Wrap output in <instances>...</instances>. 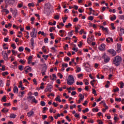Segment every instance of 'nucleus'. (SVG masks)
Instances as JSON below:
<instances>
[{"label": "nucleus", "instance_id": "49530a36", "mask_svg": "<svg viewBox=\"0 0 124 124\" xmlns=\"http://www.w3.org/2000/svg\"><path fill=\"white\" fill-rule=\"evenodd\" d=\"M72 50H73V51H75V52H78V47H73V48H72Z\"/></svg>", "mask_w": 124, "mask_h": 124}, {"label": "nucleus", "instance_id": "c9c22d12", "mask_svg": "<svg viewBox=\"0 0 124 124\" xmlns=\"http://www.w3.org/2000/svg\"><path fill=\"white\" fill-rule=\"evenodd\" d=\"M84 66L85 67H91V65H90L89 62L86 63L84 65Z\"/></svg>", "mask_w": 124, "mask_h": 124}, {"label": "nucleus", "instance_id": "37998d69", "mask_svg": "<svg viewBox=\"0 0 124 124\" xmlns=\"http://www.w3.org/2000/svg\"><path fill=\"white\" fill-rule=\"evenodd\" d=\"M83 81L85 82V84L86 86H87V85H89V82L87 81V79H84L83 80Z\"/></svg>", "mask_w": 124, "mask_h": 124}, {"label": "nucleus", "instance_id": "338daca9", "mask_svg": "<svg viewBox=\"0 0 124 124\" xmlns=\"http://www.w3.org/2000/svg\"><path fill=\"white\" fill-rule=\"evenodd\" d=\"M97 122H98L99 124H103V122L98 120L97 121Z\"/></svg>", "mask_w": 124, "mask_h": 124}, {"label": "nucleus", "instance_id": "13d9d810", "mask_svg": "<svg viewBox=\"0 0 124 124\" xmlns=\"http://www.w3.org/2000/svg\"><path fill=\"white\" fill-rule=\"evenodd\" d=\"M114 93H117V92H119V88H116L113 90Z\"/></svg>", "mask_w": 124, "mask_h": 124}, {"label": "nucleus", "instance_id": "6e6d98bb", "mask_svg": "<svg viewBox=\"0 0 124 124\" xmlns=\"http://www.w3.org/2000/svg\"><path fill=\"white\" fill-rule=\"evenodd\" d=\"M82 45H83V44L82 43V42L80 41L79 44H78V45L79 48H81V47H82Z\"/></svg>", "mask_w": 124, "mask_h": 124}, {"label": "nucleus", "instance_id": "f3484780", "mask_svg": "<svg viewBox=\"0 0 124 124\" xmlns=\"http://www.w3.org/2000/svg\"><path fill=\"white\" fill-rule=\"evenodd\" d=\"M31 102L35 103V104H37L38 101L35 99V97L33 96V98H32Z\"/></svg>", "mask_w": 124, "mask_h": 124}, {"label": "nucleus", "instance_id": "20e7f679", "mask_svg": "<svg viewBox=\"0 0 124 124\" xmlns=\"http://www.w3.org/2000/svg\"><path fill=\"white\" fill-rule=\"evenodd\" d=\"M102 58V59H103L105 62H106V63H107V62H109L110 61V58L106 54H104Z\"/></svg>", "mask_w": 124, "mask_h": 124}, {"label": "nucleus", "instance_id": "9b49d317", "mask_svg": "<svg viewBox=\"0 0 124 124\" xmlns=\"http://www.w3.org/2000/svg\"><path fill=\"white\" fill-rule=\"evenodd\" d=\"M49 9H47L46 8H45L44 11V14H46V15L49 16L50 15V13H49Z\"/></svg>", "mask_w": 124, "mask_h": 124}, {"label": "nucleus", "instance_id": "473e14b6", "mask_svg": "<svg viewBox=\"0 0 124 124\" xmlns=\"http://www.w3.org/2000/svg\"><path fill=\"white\" fill-rule=\"evenodd\" d=\"M28 6L29 7H31V6L33 7V6H34V3H28Z\"/></svg>", "mask_w": 124, "mask_h": 124}, {"label": "nucleus", "instance_id": "2eb2a0df", "mask_svg": "<svg viewBox=\"0 0 124 124\" xmlns=\"http://www.w3.org/2000/svg\"><path fill=\"white\" fill-rule=\"evenodd\" d=\"M45 8H46L47 9H51V4L49 3H46L45 6Z\"/></svg>", "mask_w": 124, "mask_h": 124}, {"label": "nucleus", "instance_id": "f704fd0d", "mask_svg": "<svg viewBox=\"0 0 124 124\" xmlns=\"http://www.w3.org/2000/svg\"><path fill=\"white\" fill-rule=\"evenodd\" d=\"M54 19H55V20H59V19H60V16L58 15H56L54 16Z\"/></svg>", "mask_w": 124, "mask_h": 124}, {"label": "nucleus", "instance_id": "0e129e2a", "mask_svg": "<svg viewBox=\"0 0 124 124\" xmlns=\"http://www.w3.org/2000/svg\"><path fill=\"white\" fill-rule=\"evenodd\" d=\"M72 26V24L71 23H68V25H65L66 28H67L68 27H71Z\"/></svg>", "mask_w": 124, "mask_h": 124}, {"label": "nucleus", "instance_id": "f03ea898", "mask_svg": "<svg viewBox=\"0 0 124 124\" xmlns=\"http://www.w3.org/2000/svg\"><path fill=\"white\" fill-rule=\"evenodd\" d=\"M67 84L69 85V86H71V85L74 84V78H73V76L72 75L69 76L67 79Z\"/></svg>", "mask_w": 124, "mask_h": 124}, {"label": "nucleus", "instance_id": "2f4dec72", "mask_svg": "<svg viewBox=\"0 0 124 124\" xmlns=\"http://www.w3.org/2000/svg\"><path fill=\"white\" fill-rule=\"evenodd\" d=\"M40 104L41 106H45L46 105V104L45 103V102L43 101H41L40 102Z\"/></svg>", "mask_w": 124, "mask_h": 124}, {"label": "nucleus", "instance_id": "ddd939ff", "mask_svg": "<svg viewBox=\"0 0 124 124\" xmlns=\"http://www.w3.org/2000/svg\"><path fill=\"white\" fill-rule=\"evenodd\" d=\"M100 27L101 29H102V31H106L107 33L109 32V31H108V28H105L103 27V26H100Z\"/></svg>", "mask_w": 124, "mask_h": 124}, {"label": "nucleus", "instance_id": "412c9836", "mask_svg": "<svg viewBox=\"0 0 124 124\" xmlns=\"http://www.w3.org/2000/svg\"><path fill=\"white\" fill-rule=\"evenodd\" d=\"M31 37H32V38H34V34H35V33L34 32V28H33L32 31L31 33Z\"/></svg>", "mask_w": 124, "mask_h": 124}, {"label": "nucleus", "instance_id": "a18cd8bd", "mask_svg": "<svg viewBox=\"0 0 124 124\" xmlns=\"http://www.w3.org/2000/svg\"><path fill=\"white\" fill-rule=\"evenodd\" d=\"M98 108H93L92 109L93 112H98Z\"/></svg>", "mask_w": 124, "mask_h": 124}, {"label": "nucleus", "instance_id": "7c9ffc66", "mask_svg": "<svg viewBox=\"0 0 124 124\" xmlns=\"http://www.w3.org/2000/svg\"><path fill=\"white\" fill-rule=\"evenodd\" d=\"M18 51L19 52H23V51H24V47L23 46H20L19 48H18Z\"/></svg>", "mask_w": 124, "mask_h": 124}, {"label": "nucleus", "instance_id": "69168bd1", "mask_svg": "<svg viewBox=\"0 0 124 124\" xmlns=\"http://www.w3.org/2000/svg\"><path fill=\"white\" fill-rule=\"evenodd\" d=\"M12 47L13 48V49H16V46H15V44H12Z\"/></svg>", "mask_w": 124, "mask_h": 124}, {"label": "nucleus", "instance_id": "0eeeda50", "mask_svg": "<svg viewBox=\"0 0 124 124\" xmlns=\"http://www.w3.org/2000/svg\"><path fill=\"white\" fill-rule=\"evenodd\" d=\"M2 55H3V58L5 61H7L8 59V54L6 53V51H3L2 52Z\"/></svg>", "mask_w": 124, "mask_h": 124}, {"label": "nucleus", "instance_id": "bb28decb", "mask_svg": "<svg viewBox=\"0 0 124 124\" xmlns=\"http://www.w3.org/2000/svg\"><path fill=\"white\" fill-rule=\"evenodd\" d=\"M1 101L2 102H6V96L5 95L2 98Z\"/></svg>", "mask_w": 124, "mask_h": 124}, {"label": "nucleus", "instance_id": "774afa93", "mask_svg": "<svg viewBox=\"0 0 124 124\" xmlns=\"http://www.w3.org/2000/svg\"><path fill=\"white\" fill-rule=\"evenodd\" d=\"M75 94H76V92H75V91H73V92L71 93V95H75Z\"/></svg>", "mask_w": 124, "mask_h": 124}, {"label": "nucleus", "instance_id": "ea45409f", "mask_svg": "<svg viewBox=\"0 0 124 124\" xmlns=\"http://www.w3.org/2000/svg\"><path fill=\"white\" fill-rule=\"evenodd\" d=\"M62 66H63L64 67H68V63H64L62 64Z\"/></svg>", "mask_w": 124, "mask_h": 124}, {"label": "nucleus", "instance_id": "680f3d73", "mask_svg": "<svg viewBox=\"0 0 124 124\" xmlns=\"http://www.w3.org/2000/svg\"><path fill=\"white\" fill-rule=\"evenodd\" d=\"M114 121L116 122L117 121H118V118L117 117V114H115L114 115Z\"/></svg>", "mask_w": 124, "mask_h": 124}, {"label": "nucleus", "instance_id": "a878e982", "mask_svg": "<svg viewBox=\"0 0 124 124\" xmlns=\"http://www.w3.org/2000/svg\"><path fill=\"white\" fill-rule=\"evenodd\" d=\"M116 19H117V16H116V15H113V16L110 17L111 21H114Z\"/></svg>", "mask_w": 124, "mask_h": 124}, {"label": "nucleus", "instance_id": "a211bd4d", "mask_svg": "<svg viewBox=\"0 0 124 124\" xmlns=\"http://www.w3.org/2000/svg\"><path fill=\"white\" fill-rule=\"evenodd\" d=\"M25 69L28 71L29 72H31V67L26 66Z\"/></svg>", "mask_w": 124, "mask_h": 124}, {"label": "nucleus", "instance_id": "6ab92c4d", "mask_svg": "<svg viewBox=\"0 0 124 124\" xmlns=\"http://www.w3.org/2000/svg\"><path fill=\"white\" fill-rule=\"evenodd\" d=\"M33 114H34V112H33V111L31 110L30 112H29L27 113V115H28V117H31V116H32V115H33Z\"/></svg>", "mask_w": 124, "mask_h": 124}, {"label": "nucleus", "instance_id": "cd10ccee", "mask_svg": "<svg viewBox=\"0 0 124 124\" xmlns=\"http://www.w3.org/2000/svg\"><path fill=\"white\" fill-rule=\"evenodd\" d=\"M55 100L56 101H59V102H62V100H61V98H60V96L59 95L55 98Z\"/></svg>", "mask_w": 124, "mask_h": 124}, {"label": "nucleus", "instance_id": "f257e3e1", "mask_svg": "<svg viewBox=\"0 0 124 124\" xmlns=\"http://www.w3.org/2000/svg\"><path fill=\"white\" fill-rule=\"evenodd\" d=\"M122 61H123V59L122 57L117 55L113 58L112 59V63L114 64L115 66L118 67L121 64V62H122Z\"/></svg>", "mask_w": 124, "mask_h": 124}, {"label": "nucleus", "instance_id": "e433bc0d", "mask_svg": "<svg viewBox=\"0 0 124 124\" xmlns=\"http://www.w3.org/2000/svg\"><path fill=\"white\" fill-rule=\"evenodd\" d=\"M122 100V98H115V101L118 102H121V101Z\"/></svg>", "mask_w": 124, "mask_h": 124}, {"label": "nucleus", "instance_id": "58836bf2", "mask_svg": "<svg viewBox=\"0 0 124 124\" xmlns=\"http://www.w3.org/2000/svg\"><path fill=\"white\" fill-rule=\"evenodd\" d=\"M10 105H11V104H10V103L3 104L4 106H7V107H8L9 106H10Z\"/></svg>", "mask_w": 124, "mask_h": 124}, {"label": "nucleus", "instance_id": "4468645a", "mask_svg": "<svg viewBox=\"0 0 124 124\" xmlns=\"http://www.w3.org/2000/svg\"><path fill=\"white\" fill-rule=\"evenodd\" d=\"M19 92V89H18V87L17 86H15L14 88V93H18V92Z\"/></svg>", "mask_w": 124, "mask_h": 124}, {"label": "nucleus", "instance_id": "423d86ee", "mask_svg": "<svg viewBox=\"0 0 124 124\" xmlns=\"http://www.w3.org/2000/svg\"><path fill=\"white\" fill-rule=\"evenodd\" d=\"M93 40H94V36L92 35L87 38V43L91 44V43L93 42Z\"/></svg>", "mask_w": 124, "mask_h": 124}, {"label": "nucleus", "instance_id": "4be33fe9", "mask_svg": "<svg viewBox=\"0 0 124 124\" xmlns=\"http://www.w3.org/2000/svg\"><path fill=\"white\" fill-rule=\"evenodd\" d=\"M17 115L14 114V113H12L10 115V118L11 119H15Z\"/></svg>", "mask_w": 124, "mask_h": 124}, {"label": "nucleus", "instance_id": "39448f33", "mask_svg": "<svg viewBox=\"0 0 124 124\" xmlns=\"http://www.w3.org/2000/svg\"><path fill=\"white\" fill-rule=\"evenodd\" d=\"M108 52L113 57H115V56H117V53L114 49H110L108 50Z\"/></svg>", "mask_w": 124, "mask_h": 124}, {"label": "nucleus", "instance_id": "7ed1b4c3", "mask_svg": "<svg viewBox=\"0 0 124 124\" xmlns=\"http://www.w3.org/2000/svg\"><path fill=\"white\" fill-rule=\"evenodd\" d=\"M53 88V86L51 84H48L46 86V88L45 92L47 93V92H49L51 93L52 92V89Z\"/></svg>", "mask_w": 124, "mask_h": 124}, {"label": "nucleus", "instance_id": "c85d7f7f", "mask_svg": "<svg viewBox=\"0 0 124 124\" xmlns=\"http://www.w3.org/2000/svg\"><path fill=\"white\" fill-rule=\"evenodd\" d=\"M24 66H23V65H20L19 66H18V69L19 70H20V71H22V70H23L24 69Z\"/></svg>", "mask_w": 124, "mask_h": 124}, {"label": "nucleus", "instance_id": "603ef678", "mask_svg": "<svg viewBox=\"0 0 124 124\" xmlns=\"http://www.w3.org/2000/svg\"><path fill=\"white\" fill-rule=\"evenodd\" d=\"M89 20H90V21H93V16H90L88 18Z\"/></svg>", "mask_w": 124, "mask_h": 124}, {"label": "nucleus", "instance_id": "79ce46f5", "mask_svg": "<svg viewBox=\"0 0 124 124\" xmlns=\"http://www.w3.org/2000/svg\"><path fill=\"white\" fill-rule=\"evenodd\" d=\"M3 76H5V75H8V72H3L2 73Z\"/></svg>", "mask_w": 124, "mask_h": 124}, {"label": "nucleus", "instance_id": "c03bdc74", "mask_svg": "<svg viewBox=\"0 0 124 124\" xmlns=\"http://www.w3.org/2000/svg\"><path fill=\"white\" fill-rule=\"evenodd\" d=\"M2 70L3 71H5V65L2 66V69L0 68V70Z\"/></svg>", "mask_w": 124, "mask_h": 124}, {"label": "nucleus", "instance_id": "e2e57ef3", "mask_svg": "<svg viewBox=\"0 0 124 124\" xmlns=\"http://www.w3.org/2000/svg\"><path fill=\"white\" fill-rule=\"evenodd\" d=\"M19 62H20L21 63H22V64H24V63H25V62L23 60L20 59L19 61Z\"/></svg>", "mask_w": 124, "mask_h": 124}, {"label": "nucleus", "instance_id": "4c0bfd02", "mask_svg": "<svg viewBox=\"0 0 124 124\" xmlns=\"http://www.w3.org/2000/svg\"><path fill=\"white\" fill-rule=\"evenodd\" d=\"M44 42L45 43H48V42H49V39L48 38H45L44 39Z\"/></svg>", "mask_w": 124, "mask_h": 124}, {"label": "nucleus", "instance_id": "f8f14e48", "mask_svg": "<svg viewBox=\"0 0 124 124\" xmlns=\"http://www.w3.org/2000/svg\"><path fill=\"white\" fill-rule=\"evenodd\" d=\"M117 53H121V47H122L121 44L118 43L117 44Z\"/></svg>", "mask_w": 124, "mask_h": 124}, {"label": "nucleus", "instance_id": "09e8293b", "mask_svg": "<svg viewBox=\"0 0 124 124\" xmlns=\"http://www.w3.org/2000/svg\"><path fill=\"white\" fill-rule=\"evenodd\" d=\"M64 61H67V62H68V61H70V58L68 57H65L64 58Z\"/></svg>", "mask_w": 124, "mask_h": 124}, {"label": "nucleus", "instance_id": "5fc2aeb1", "mask_svg": "<svg viewBox=\"0 0 124 124\" xmlns=\"http://www.w3.org/2000/svg\"><path fill=\"white\" fill-rule=\"evenodd\" d=\"M25 51H27V52H29V53L30 52H31V49L29 48L28 47H25Z\"/></svg>", "mask_w": 124, "mask_h": 124}, {"label": "nucleus", "instance_id": "9d476101", "mask_svg": "<svg viewBox=\"0 0 124 124\" xmlns=\"http://www.w3.org/2000/svg\"><path fill=\"white\" fill-rule=\"evenodd\" d=\"M105 44H102L101 45L99 46V49L100 50V51H104L105 50Z\"/></svg>", "mask_w": 124, "mask_h": 124}, {"label": "nucleus", "instance_id": "6e6552de", "mask_svg": "<svg viewBox=\"0 0 124 124\" xmlns=\"http://www.w3.org/2000/svg\"><path fill=\"white\" fill-rule=\"evenodd\" d=\"M15 1L14 0H5L6 4H13Z\"/></svg>", "mask_w": 124, "mask_h": 124}, {"label": "nucleus", "instance_id": "aec40b11", "mask_svg": "<svg viewBox=\"0 0 124 124\" xmlns=\"http://www.w3.org/2000/svg\"><path fill=\"white\" fill-rule=\"evenodd\" d=\"M31 42L32 47H34V39H33V38H32L31 39Z\"/></svg>", "mask_w": 124, "mask_h": 124}, {"label": "nucleus", "instance_id": "052dcab7", "mask_svg": "<svg viewBox=\"0 0 124 124\" xmlns=\"http://www.w3.org/2000/svg\"><path fill=\"white\" fill-rule=\"evenodd\" d=\"M92 91H93L92 93H93V94L96 93V91L95 90V89H93Z\"/></svg>", "mask_w": 124, "mask_h": 124}, {"label": "nucleus", "instance_id": "b1692460", "mask_svg": "<svg viewBox=\"0 0 124 124\" xmlns=\"http://www.w3.org/2000/svg\"><path fill=\"white\" fill-rule=\"evenodd\" d=\"M78 97H79V99H80L81 100H83V99L85 98V97L83 96V95L81 93H79Z\"/></svg>", "mask_w": 124, "mask_h": 124}, {"label": "nucleus", "instance_id": "a19ab883", "mask_svg": "<svg viewBox=\"0 0 124 124\" xmlns=\"http://www.w3.org/2000/svg\"><path fill=\"white\" fill-rule=\"evenodd\" d=\"M119 19H120V20H124V15L119 16Z\"/></svg>", "mask_w": 124, "mask_h": 124}, {"label": "nucleus", "instance_id": "3c124183", "mask_svg": "<svg viewBox=\"0 0 124 124\" xmlns=\"http://www.w3.org/2000/svg\"><path fill=\"white\" fill-rule=\"evenodd\" d=\"M47 117L48 116L46 115H42L43 120H45V119H47Z\"/></svg>", "mask_w": 124, "mask_h": 124}, {"label": "nucleus", "instance_id": "5701e85b", "mask_svg": "<svg viewBox=\"0 0 124 124\" xmlns=\"http://www.w3.org/2000/svg\"><path fill=\"white\" fill-rule=\"evenodd\" d=\"M16 16H17V10H14L13 12V17H14V18H16Z\"/></svg>", "mask_w": 124, "mask_h": 124}, {"label": "nucleus", "instance_id": "dca6fc26", "mask_svg": "<svg viewBox=\"0 0 124 124\" xmlns=\"http://www.w3.org/2000/svg\"><path fill=\"white\" fill-rule=\"evenodd\" d=\"M32 98H33V96L30 95L27 97V99L29 101V102H31V100H32Z\"/></svg>", "mask_w": 124, "mask_h": 124}, {"label": "nucleus", "instance_id": "bf43d9fd", "mask_svg": "<svg viewBox=\"0 0 124 124\" xmlns=\"http://www.w3.org/2000/svg\"><path fill=\"white\" fill-rule=\"evenodd\" d=\"M52 105L54 106V107H58V104H57L56 102H54L52 104Z\"/></svg>", "mask_w": 124, "mask_h": 124}, {"label": "nucleus", "instance_id": "393cba45", "mask_svg": "<svg viewBox=\"0 0 124 124\" xmlns=\"http://www.w3.org/2000/svg\"><path fill=\"white\" fill-rule=\"evenodd\" d=\"M90 67H85L86 71H87V72H90V71H92V69Z\"/></svg>", "mask_w": 124, "mask_h": 124}, {"label": "nucleus", "instance_id": "de8ad7c7", "mask_svg": "<svg viewBox=\"0 0 124 124\" xmlns=\"http://www.w3.org/2000/svg\"><path fill=\"white\" fill-rule=\"evenodd\" d=\"M35 16H36V17H37V19L38 20H40V16H39V15L37 14H35Z\"/></svg>", "mask_w": 124, "mask_h": 124}, {"label": "nucleus", "instance_id": "72a5a7b5", "mask_svg": "<svg viewBox=\"0 0 124 124\" xmlns=\"http://www.w3.org/2000/svg\"><path fill=\"white\" fill-rule=\"evenodd\" d=\"M44 82H42L41 84V86H40V89L41 90H43L44 89Z\"/></svg>", "mask_w": 124, "mask_h": 124}, {"label": "nucleus", "instance_id": "1a4fd4ad", "mask_svg": "<svg viewBox=\"0 0 124 124\" xmlns=\"http://www.w3.org/2000/svg\"><path fill=\"white\" fill-rule=\"evenodd\" d=\"M45 66L43 67V70H42V71H43V70L44 71L43 72H42V74L43 76H44V75H46V74L45 73L46 72V70H47V66H46V64H45Z\"/></svg>", "mask_w": 124, "mask_h": 124}, {"label": "nucleus", "instance_id": "864d4df0", "mask_svg": "<svg viewBox=\"0 0 124 124\" xmlns=\"http://www.w3.org/2000/svg\"><path fill=\"white\" fill-rule=\"evenodd\" d=\"M33 82L34 85H37V81H36V79L35 78H34L33 79Z\"/></svg>", "mask_w": 124, "mask_h": 124}, {"label": "nucleus", "instance_id": "8fccbe9b", "mask_svg": "<svg viewBox=\"0 0 124 124\" xmlns=\"http://www.w3.org/2000/svg\"><path fill=\"white\" fill-rule=\"evenodd\" d=\"M73 21H74V22L76 23V22H78V21H79V19H78V17H75V18H74Z\"/></svg>", "mask_w": 124, "mask_h": 124}, {"label": "nucleus", "instance_id": "4d7b16f0", "mask_svg": "<svg viewBox=\"0 0 124 124\" xmlns=\"http://www.w3.org/2000/svg\"><path fill=\"white\" fill-rule=\"evenodd\" d=\"M58 76H60V79H62V74H61V73H58Z\"/></svg>", "mask_w": 124, "mask_h": 124}, {"label": "nucleus", "instance_id": "c756f323", "mask_svg": "<svg viewBox=\"0 0 124 124\" xmlns=\"http://www.w3.org/2000/svg\"><path fill=\"white\" fill-rule=\"evenodd\" d=\"M120 89H123V88H124V82L121 81V82H120Z\"/></svg>", "mask_w": 124, "mask_h": 124}]
</instances>
